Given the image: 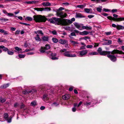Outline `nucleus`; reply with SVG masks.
I'll return each mask as SVG.
<instances>
[{
	"label": "nucleus",
	"instance_id": "obj_45",
	"mask_svg": "<svg viewBox=\"0 0 124 124\" xmlns=\"http://www.w3.org/2000/svg\"><path fill=\"white\" fill-rule=\"evenodd\" d=\"M67 50L66 49H61L60 51L61 53H62L63 52H65Z\"/></svg>",
	"mask_w": 124,
	"mask_h": 124
},
{
	"label": "nucleus",
	"instance_id": "obj_21",
	"mask_svg": "<svg viewBox=\"0 0 124 124\" xmlns=\"http://www.w3.org/2000/svg\"><path fill=\"white\" fill-rule=\"evenodd\" d=\"M88 51L86 50H84L80 51V54H86Z\"/></svg>",
	"mask_w": 124,
	"mask_h": 124
},
{
	"label": "nucleus",
	"instance_id": "obj_46",
	"mask_svg": "<svg viewBox=\"0 0 124 124\" xmlns=\"http://www.w3.org/2000/svg\"><path fill=\"white\" fill-rule=\"evenodd\" d=\"M74 31L75 32V33H76L77 34H79L80 35H81V32L80 31L77 30H75Z\"/></svg>",
	"mask_w": 124,
	"mask_h": 124
},
{
	"label": "nucleus",
	"instance_id": "obj_14",
	"mask_svg": "<svg viewBox=\"0 0 124 124\" xmlns=\"http://www.w3.org/2000/svg\"><path fill=\"white\" fill-rule=\"evenodd\" d=\"M33 92H36V90L34 89H32L29 92H27L25 90L23 92V93L25 94H26L30 93H33Z\"/></svg>",
	"mask_w": 124,
	"mask_h": 124
},
{
	"label": "nucleus",
	"instance_id": "obj_42",
	"mask_svg": "<svg viewBox=\"0 0 124 124\" xmlns=\"http://www.w3.org/2000/svg\"><path fill=\"white\" fill-rule=\"evenodd\" d=\"M105 41L108 42L107 43L108 45L111 44L112 43V41L110 40H106Z\"/></svg>",
	"mask_w": 124,
	"mask_h": 124
},
{
	"label": "nucleus",
	"instance_id": "obj_54",
	"mask_svg": "<svg viewBox=\"0 0 124 124\" xmlns=\"http://www.w3.org/2000/svg\"><path fill=\"white\" fill-rule=\"evenodd\" d=\"M111 31L106 32L105 33V34L107 35H109L111 34Z\"/></svg>",
	"mask_w": 124,
	"mask_h": 124
},
{
	"label": "nucleus",
	"instance_id": "obj_55",
	"mask_svg": "<svg viewBox=\"0 0 124 124\" xmlns=\"http://www.w3.org/2000/svg\"><path fill=\"white\" fill-rule=\"evenodd\" d=\"M106 12H110L111 11V10L110 9H105V8H104L103 9Z\"/></svg>",
	"mask_w": 124,
	"mask_h": 124
},
{
	"label": "nucleus",
	"instance_id": "obj_64",
	"mask_svg": "<svg viewBox=\"0 0 124 124\" xmlns=\"http://www.w3.org/2000/svg\"><path fill=\"white\" fill-rule=\"evenodd\" d=\"M19 104L18 103H15L14 105V107L16 108L18 106Z\"/></svg>",
	"mask_w": 124,
	"mask_h": 124
},
{
	"label": "nucleus",
	"instance_id": "obj_48",
	"mask_svg": "<svg viewBox=\"0 0 124 124\" xmlns=\"http://www.w3.org/2000/svg\"><path fill=\"white\" fill-rule=\"evenodd\" d=\"M117 10L116 9H113L111 10V11L112 12V13H114L115 12H117Z\"/></svg>",
	"mask_w": 124,
	"mask_h": 124
},
{
	"label": "nucleus",
	"instance_id": "obj_5",
	"mask_svg": "<svg viewBox=\"0 0 124 124\" xmlns=\"http://www.w3.org/2000/svg\"><path fill=\"white\" fill-rule=\"evenodd\" d=\"M57 16L61 18H64L66 17L67 16V15L64 12H57Z\"/></svg>",
	"mask_w": 124,
	"mask_h": 124
},
{
	"label": "nucleus",
	"instance_id": "obj_11",
	"mask_svg": "<svg viewBox=\"0 0 124 124\" xmlns=\"http://www.w3.org/2000/svg\"><path fill=\"white\" fill-rule=\"evenodd\" d=\"M70 96L69 94H67L63 96L62 98L64 100H67L70 98Z\"/></svg>",
	"mask_w": 124,
	"mask_h": 124
},
{
	"label": "nucleus",
	"instance_id": "obj_32",
	"mask_svg": "<svg viewBox=\"0 0 124 124\" xmlns=\"http://www.w3.org/2000/svg\"><path fill=\"white\" fill-rule=\"evenodd\" d=\"M45 50L46 49H45V48H44V47H42L40 49V51L41 53H43L45 52Z\"/></svg>",
	"mask_w": 124,
	"mask_h": 124
},
{
	"label": "nucleus",
	"instance_id": "obj_40",
	"mask_svg": "<svg viewBox=\"0 0 124 124\" xmlns=\"http://www.w3.org/2000/svg\"><path fill=\"white\" fill-rule=\"evenodd\" d=\"M100 7L97 8V10L98 11L100 12L101 11L102 7L101 6Z\"/></svg>",
	"mask_w": 124,
	"mask_h": 124
},
{
	"label": "nucleus",
	"instance_id": "obj_23",
	"mask_svg": "<svg viewBox=\"0 0 124 124\" xmlns=\"http://www.w3.org/2000/svg\"><path fill=\"white\" fill-rule=\"evenodd\" d=\"M9 85V84L8 83L4 84L2 85L1 86V88H5L8 87Z\"/></svg>",
	"mask_w": 124,
	"mask_h": 124
},
{
	"label": "nucleus",
	"instance_id": "obj_53",
	"mask_svg": "<svg viewBox=\"0 0 124 124\" xmlns=\"http://www.w3.org/2000/svg\"><path fill=\"white\" fill-rule=\"evenodd\" d=\"M37 33L39 34H40L42 35H43V33L42 31L41 30H38L37 31Z\"/></svg>",
	"mask_w": 124,
	"mask_h": 124
},
{
	"label": "nucleus",
	"instance_id": "obj_27",
	"mask_svg": "<svg viewBox=\"0 0 124 124\" xmlns=\"http://www.w3.org/2000/svg\"><path fill=\"white\" fill-rule=\"evenodd\" d=\"M91 9H88L87 8H85L84 10L85 12L87 13H91V12L90 11V10H91Z\"/></svg>",
	"mask_w": 124,
	"mask_h": 124
},
{
	"label": "nucleus",
	"instance_id": "obj_12",
	"mask_svg": "<svg viewBox=\"0 0 124 124\" xmlns=\"http://www.w3.org/2000/svg\"><path fill=\"white\" fill-rule=\"evenodd\" d=\"M67 42V41L65 39H61L59 41V42L62 45L65 44Z\"/></svg>",
	"mask_w": 124,
	"mask_h": 124
},
{
	"label": "nucleus",
	"instance_id": "obj_26",
	"mask_svg": "<svg viewBox=\"0 0 124 124\" xmlns=\"http://www.w3.org/2000/svg\"><path fill=\"white\" fill-rule=\"evenodd\" d=\"M18 52H22V49L21 48H20L18 47H15L14 48Z\"/></svg>",
	"mask_w": 124,
	"mask_h": 124
},
{
	"label": "nucleus",
	"instance_id": "obj_24",
	"mask_svg": "<svg viewBox=\"0 0 124 124\" xmlns=\"http://www.w3.org/2000/svg\"><path fill=\"white\" fill-rule=\"evenodd\" d=\"M36 1H26L24 2L25 3H27L28 4H31L33 3H36Z\"/></svg>",
	"mask_w": 124,
	"mask_h": 124
},
{
	"label": "nucleus",
	"instance_id": "obj_47",
	"mask_svg": "<svg viewBox=\"0 0 124 124\" xmlns=\"http://www.w3.org/2000/svg\"><path fill=\"white\" fill-rule=\"evenodd\" d=\"M20 23L22 24H23V25H25L26 26H29L30 25V24H29L26 23H22V22H20Z\"/></svg>",
	"mask_w": 124,
	"mask_h": 124
},
{
	"label": "nucleus",
	"instance_id": "obj_31",
	"mask_svg": "<svg viewBox=\"0 0 124 124\" xmlns=\"http://www.w3.org/2000/svg\"><path fill=\"white\" fill-rule=\"evenodd\" d=\"M124 27L121 25H118L117 26L116 29L118 30L123 29Z\"/></svg>",
	"mask_w": 124,
	"mask_h": 124
},
{
	"label": "nucleus",
	"instance_id": "obj_20",
	"mask_svg": "<svg viewBox=\"0 0 124 124\" xmlns=\"http://www.w3.org/2000/svg\"><path fill=\"white\" fill-rule=\"evenodd\" d=\"M42 5L45 6H51V4L49 2H44L42 3Z\"/></svg>",
	"mask_w": 124,
	"mask_h": 124
},
{
	"label": "nucleus",
	"instance_id": "obj_19",
	"mask_svg": "<svg viewBox=\"0 0 124 124\" xmlns=\"http://www.w3.org/2000/svg\"><path fill=\"white\" fill-rule=\"evenodd\" d=\"M76 16L78 18H84L85 17V16L83 15L81 13H78L76 14Z\"/></svg>",
	"mask_w": 124,
	"mask_h": 124
},
{
	"label": "nucleus",
	"instance_id": "obj_29",
	"mask_svg": "<svg viewBox=\"0 0 124 124\" xmlns=\"http://www.w3.org/2000/svg\"><path fill=\"white\" fill-rule=\"evenodd\" d=\"M50 45L49 44H46L45 45V49L46 50H47L50 49Z\"/></svg>",
	"mask_w": 124,
	"mask_h": 124
},
{
	"label": "nucleus",
	"instance_id": "obj_57",
	"mask_svg": "<svg viewBox=\"0 0 124 124\" xmlns=\"http://www.w3.org/2000/svg\"><path fill=\"white\" fill-rule=\"evenodd\" d=\"M101 15L104 16H108V14L105 13H102L101 14Z\"/></svg>",
	"mask_w": 124,
	"mask_h": 124
},
{
	"label": "nucleus",
	"instance_id": "obj_61",
	"mask_svg": "<svg viewBox=\"0 0 124 124\" xmlns=\"http://www.w3.org/2000/svg\"><path fill=\"white\" fill-rule=\"evenodd\" d=\"M70 35L71 36H76V35L75 32H71L70 34Z\"/></svg>",
	"mask_w": 124,
	"mask_h": 124
},
{
	"label": "nucleus",
	"instance_id": "obj_37",
	"mask_svg": "<svg viewBox=\"0 0 124 124\" xmlns=\"http://www.w3.org/2000/svg\"><path fill=\"white\" fill-rule=\"evenodd\" d=\"M6 101V99L5 98L0 97V102H4Z\"/></svg>",
	"mask_w": 124,
	"mask_h": 124
},
{
	"label": "nucleus",
	"instance_id": "obj_28",
	"mask_svg": "<svg viewBox=\"0 0 124 124\" xmlns=\"http://www.w3.org/2000/svg\"><path fill=\"white\" fill-rule=\"evenodd\" d=\"M37 104V103L36 101H34L31 102V105L33 107H34Z\"/></svg>",
	"mask_w": 124,
	"mask_h": 124
},
{
	"label": "nucleus",
	"instance_id": "obj_41",
	"mask_svg": "<svg viewBox=\"0 0 124 124\" xmlns=\"http://www.w3.org/2000/svg\"><path fill=\"white\" fill-rule=\"evenodd\" d=\"M70 42L73 45H75L76 44H78V42L70 40Z\"/></svg>",
	"mask_w": 124,
	"mask_h": 124
},
{
	"label": "nucleus",
	"instance_id": "obj_10",
	"mask_svg": "<svg viewBox=\"0 0 124 124\" xmlns=\"http://www.w3.org/2000/svg\"><path fill=\"white\" fill-rule=\"evenodd\" d=\"M49 37L47 35L44 36L42 38V39L43 41H48L49 40Z\"/></svg>",
	"mask_w": 124,
	"mask_h": 124
},
{
	"label": "nucleus",
	"instance_id": "obj_9",
	"mask_svg": "<svg viewBox=\"0 0 124 124\" xmlns=\"http://www.w3.org/2000/svg\"><path fill=\"white\" fill-rule=\"evenodd\" d=\"M49 98V95L45 94L43 96V100L44 101H46L48 100Z\"/></svg>",
	"mask_w": 124,
	"mask_h": 124
},
{
	"label": "nucleus",
	"instance_id": "obj_18",
	"mask_svg": "<svg viewBox=\"0 0 124 124\" xmlns=\"http://www.w3.org/2000/svg\"><path fill=\"white\" fill-rule=\"evenodd\" d=\"M92 29V27H91L89 26H84L83 25V29H86L87 30H91Z\"/></svg>",
	"mask_w": 124,
	"mask_h": 124
},
{
	"label": "nucleus",
	"instance_id": "obj_3",
	"mask_svg": "<svg viewBox=\"0 0 124 124\" xmlns=\"http://www.w3.org/2000/svg\"><path fill=\"white\" fill-rule=\"evenodd\" d=\"M72 23V21L68 19H64L61 20V22L59 23V24L65 26L68 25Z\"/></svg>",
	"mask_w": 124,
	"mask_h": 124
},
{
	"label": "nucleus",
	"instance_id": "obj_8",
	"mask_svg": "<svg viewBox=\"0 0 124 124\" xmlns=\"http://www.w3.org/2000/svg\"><path fill=\"white\" fill-rule=\"evenodd\" d=\"M8 115L7 113L4 114V118L6 120L8 123H10L11 121V118H10L9 119L8 118Z\"/></svg>",
	"mask_w": 124,
	"mask_h": 124
},
{
	"label": "nucleus",
	"instance_id": "obj_60",
	"mask_svg": "<svg viewBox=\"0 0 124 124\" xmlns=\"http://www.w3.org/2000/svg\"><path fill=\"white\" fill-rule=\"evenodd\" d=\"M20 32V31L19 30H17L15 32V34H19Z\"/></svg>",
	"mask_w": 124,
	"mask_h": 124
},
{
	"label": "nucleus",
	"instance_id": "obj_38",
	"mask_svg": "<svg viewBox=\"0 0 124 124\" xmlns=\"http://www.w3.org/2000/svg\"><path fill=\"white\" fill-rule=\"evenodd\" d=\"M0 20H1L2 21L6 22L8 21L9 20V19H6L5 18H0Z\"/></svg>",
	"mask_w": 124,
	"mask_h": 124
},
{
	"label": "nucleus",
	"instance_id": "obj_56",
	"mask_svg": "<svg viewBox=\"0 0 124 124\" xmlns=\"http://www.w3.org/2000/svg\"><path fill=\"white\" fill-rule=\"evenodd\" d=\"M52 33L54 35H56L57 34L56 32L55 31H52Z\"/></svg>",
	"mask_w": 124,
	"mask_h": 124
},
{
	"label": "nucleus",
	"instance_id": "obj_22",
	"mask_svg": "<svg viewBox=\"0 0 124 124\" xmlns=\"http://www.w3.org/2000/svg\"><path fill=\"white\" fill-rule=\"evenodd\" d=\"M89 32L86 31H84L82 32H81V35H86L88 34Z\"/></svg>",
	"mask_w": 124,
	"mask_h": 124
},
{
	"label": "nucleus",
	"instance_id": "obj_50",
	"mask_svg": "<svg viewBox=\"0 0 124 124\" xmlns=\"http://www.w3.org/2000/svg\"><path fill=\"white\" fill-rule=\"evenodd\" d=\"M93 46L92 45H87L86 46V47L88 48H91L93 47Z\"/></svg>",
	"mask_w": 124,
	"mask_h": 124
},
{
	"label": "nucleus",
	"instance_id": "obj_49",
	"mask_svg": "<svg viewBox=\"0 0 124 124\" xmlns=\"http://www.w3.org/2000/svg\"><path fill=\"white\" fill-rule=\"evenodd\" d=\"M77 7L78 8H84V6L83 5H78Z\"/></svg>",
	"mask_w": 124,
	"mask_h": 124
},
{
	"label": "nucleus",
	"instance_id": "obj_63",
	"mask_svg": "<svg viewBox=\"0 0 124 124\" xmlns=\"http://www.w3.org/2000/svg\"><path fill=\"white\" fill-rule=\"evenodd\" d=\"M16 30V28L14 27H11L10 28V30L12 31H15Z\"/></svg>",
	"mask_w": 124,
	"mask_h": 124
},
{
	"label": "nucleus",
	"instance_id": "obj_43",
	"mask_svg": "<svg viewBox=\"0 0 124 124\" xmlns=\"http://www.w3.org/2000/svg\"><path fill=\"white\" fill-rule=\"evenodd\" d=\"M91 104V102H86L84 103V105H85L87 107V106L90 105Z\"/></svg>",
	"mask_w": 124,
	"mask_h": 124
},
{
	"label": "nucleus",
	"instance_id": "obj_30",
	"mask_svg": "<svg viewBox=\"0 0 124 124\" xmlns=\"http://www.w3.org/2000/svg\"><path fill=\"white\" fill-rule=\"evenodd\" d=\"M65 56L68 57H76V55H64Z\"/></svg>",
	"mask_w": 124,
	"mask_h": 124
},
{
	"label": "nucleus",
	"instance_id": "obj_7",
	"mask_svg": "<svg viewBox=\"0 0 124 124\" xmlns=\"http://www.w3.org/2000/svg\"><path fill=\"white\" fill-rule=\"evenodd\" d=\"M107 56L109 58L111 61L114 62L116 61V58L114 55H107Z\"/></svg>",
	"mask_w": 124,
	"mask_h": 124
},
{
	"label": "nucleus",
	"instance_id": "obj_4",
	"mask_svg": "<svg viewBox=\"0 0 124 124\" xmlns=\"http://www.w3.org/2000/svg\"><path fill=\"white\" fill-rule=\"evenodd\" d=\"M3 49V50L5 52H7L8 54H14V51L13 50H10V49L9 50L8 48L5 47V46H0V49Z\"/></svg>",
	"mask_w": 124,
	"mask_h": 124
},
{
	"label": "nucleus",
	"instance_id": "obj_58",
	"mask_svg": "<svg viewBox=\"0 0 124 124\" xmlns=\"http://www.w3.org/2000/svg\"><path fill=\"white\" fill-rule=\"evenodd\" d=\"M24 46L25 47H26L28 46V44L27 42H26L24 43Z\"/></svg>",
	"mask_w": 124,
	"mask_h": 124
},
{
	"label": "nucleus",
	"instance_id": "obj_33",
	"mask_svg": "<svg viewBox=\"0 0 124 124\" xmlns=\"http://www.w3.org/2000/svg\"><path fill=\"white\" fill-rule=\"evenodd\" d=\"M52 41L54 43H56L58 41V40L56 38H53L52 39Z\"/></svg>",
	"mask_w": 124,
	"mask_h": 124
},
{
	"label": "nucleus",
	"instance_id": "obj_51",
	"mask_svg": "<svg viewBox=\"0 0 124 124\" xmlns=\"http://www.w3.org/2000/svg\"><path fill=\"white\" fill-rule=\"evenodd\" d=\"M14 14H13L12 13H8L7 15L9 16H14Z\"/></svg>",
	"mask_w": 124,
	"mask_h": 124
},
{
	"label": "nucleus",
	"instance_id": "obj_36",
	"mask_svg": "<svg viewBox=\"0 0 124 124\" xmlns=\"http://www.w3.org/2000/svg\"><path fill=\"white\" fill-rule=\"evenodd\" d=\"M51 9L50 8H43V11H50Z\"/></svg>",
	"mask_w": 124,
	"mask_h": 124
},
{
	"label": "nucleus",
	"instance_id": "obj_44",
	"mask_svg": "<svg viewBox=\"0 0 124 124\" xmlns=\"http://www.w3.org/2000/svg\"><path fill=\"white\" fill-rule=\"evenodd\" d=\"M26 18L29 21H31L33 20L32 18L30 17H27Z\"/></svg>",
	"mask_w": 124,
	"mask_h": 124
},
{
	"label": "nucleus",
	"instance_id": "obj_62",
	"mask_svg": "<svg viewBox=\"0 0 124 124\" xmlns=\"http://www.w3.org/2000/svg\"><path fill=\"white\" fill-rule=\"evenodd\" d=\"M94 16L93 15H89L88 16V17L89 18H91Z\"/></svg>",
	"mask_w": 124,
	"mask_h": 124
},
{
	"label": "nucleus",
	"instance_id": "obj_16",
	"mask_svg": "<svg viewBox=\"0 0 124 124\" xmlns=\"http://www.w3.org/2000/svg\"><path fill=\"white\" fill-rule=\"evenodd\" d=\"M81 44L82 45V46L80 47V50L85 49L86 48L85 47L86 46L84 43L81 42Z\"/></svg>",
	"mask_w": 124,
	"mask_h": 124
},
{
	"label": "nucleus",
	"instance_id": "obj_34",
	"mask_svg": "<svg viewBox=\"0 0 124 124\" xmlns=\"http://www.w3.org/2000/svg\"><path fill=\"white\" fill-rule=\"evenodd\" d=\"M24 55H18L16 57L17 58H23L25 57Z\"/></svg>",
	"mask_w": 124,
	"mask_h": 124
},
{
	"label": "nucleus",
	"instance_id": "obj_6",
	"mask_svg": "<svg viewBox=\"0 0 124 124\" xmlns=\"http://www.w3.org/2000/svg\"><path fill=\"white\" fill-rule=\"evenodd\" d=\"M74 24L76 28L79 30H81L83 29V24L75 23H74Z\"/></svg>",
	"mask_w": 124,
	"mask_h": 124
},
{
	"label": "nucleus",
	"instance_id": "obj_39",
	"mask_svg": "<svg viewBox=\"0 0 124 124\" xmlns=\"http://www.w3.org/2000/svg\"><path fill=\"white\" fill-rule=\"evenodd\" d=\"M107 18L108 19L110 20H116V19H115L114 18L112 17V16H108L107 17Z\"/></svg>",
	"mask_w": 124,
	"mask_h": 124
},
{
	"label": "nucleus",
	"instance_id": "obj_2",
	"mask_svg": "<svg viewBox=\"0 0 124 124\" xmlns=\"http://www.w3.org/2000/svg\"><path fill=\"white\" fill-rule=\"evenodd\" d=\"M97 51L100 54H114L117 53H121L122 52L120 51L117 50H114L112 51H102V49L101 47L98 48Z\"/></svg>",
	"mask_w": 124,
	"mask_h": 124
},
{
	"label": "nucleus",
	"instance_id": "obj_15",
	"mask_svg": "<svg viewBox=\"0 0 124 124\" xmlns=\"http://www.w3.org/2000/svg\"><path fill=\"white\" fill-rule=\"evenodd\" d=\"M50 56H49L50 58L52 60H54L56 59H58V58L56 57V55H49Z\"/></svg>",
	"mask_w": 124,
	"mask_h": 124
},
{
	"label": "nucleus",
	"instance_id": "obj_52",
	"mask_svg": "<svg viewBox=\"0 0 124 124\" xmlns=\"http://www.w3.org/2000/svg\"><path fill=\"white\" fill-rule=\"evenodd\" d=\"M4 32L3 33H4V35H7L9 34V33L8 31H4Z\"/></svg>",
	"mask_w": 124,
	"mask_h": 124
},
{
	"label": "nucleus",
	"instance_id": "obj_25",
	"mask_svg": "<svg viewBox=\"0 0 124 124\" xmlns=\"http://www.w3.org/2000/svg\"><path fill=\"white\" fill-rule=\"evenodd\" d=\"M116 20L117 21H124V17L118 18L116 19Z\"/></svg>",
	"mask_w": 124,
	"mask_h": 124
},
{
	"label": "nucleus",
	"instance_id": "obj_59",
	"mask_svg": "<svg viewBox=\"0 0 124 124\" xmlns=\"http://www.w3.org/2000/svg\"><path fill=\"white\" fill-rule=\"evenodd\" d=\"M53 105L55 106H57L59 105V104L57 103L56 102H55L53 104Z\"/></svg>",
	"mask_w": 124,
	"mask_h": 124
},
{
	"label": "nucleus",
	"instance_id": "obj_13",
	"mask_svg": "<svg viewBox=\"0 0 124 124\" xmlns=\"http://www.w3.org/2000/svg\"><path fill=\"white\" fill-rule=\"evenodd\" d=\"M53 20H54L55 22H57L58 23V25H60L59 24L61 22V20H62L61 19L58 18H55L54 17H53Z\"/></svg>",
	"mask_w": 124,
	"mask_h": 124
},
{
	"label": "nucleus",
	"instance_id": "obj_17",
	"mask_svg": "<svg viewBox=\"0 0 124 124\" xmlns=\"http://www.w3.org/2000/svg\"><path fill=\"white\" fill-rule=\"evenodd\" d=\"M34 38L36 40L37 42L40 41L41 40L39 35L38 34Z\"/></svg>",
	"mask_w": 124,
	"mask_h": 124
},
{
	"label": "nucleus",
	"instance_id": "obj_35",
	"mask_svg": "<svg viewBox=\"0 0 124 124\" xmlns=\"http://www.w3.org/2000/svg\"><path fill=\"white\" fill-rule=\"evenodd\" d=\"M34 9L35 10L38 11H43V8H35Z\"/></svg>",
	"mask_w": 124,
	"mask_h": 124
},
{
	"label": "nucleus",
	"instance_id": "obj_1",
	"mask_svg": "<svg viewBox=\"0 0 124 124\" xmlns=\"http://www.w3.org/2000/svg\"><path fill=\"white\" fill-rule=\"evenodd\" d=\"M34 20L37 22H45L47 20L48 21L50 22L52 18L46 19V17H43L41 15H34L33 16Z\"/></svg>",
	"mask_w": 124,
	"mask_h": 124
}]
</instances>
